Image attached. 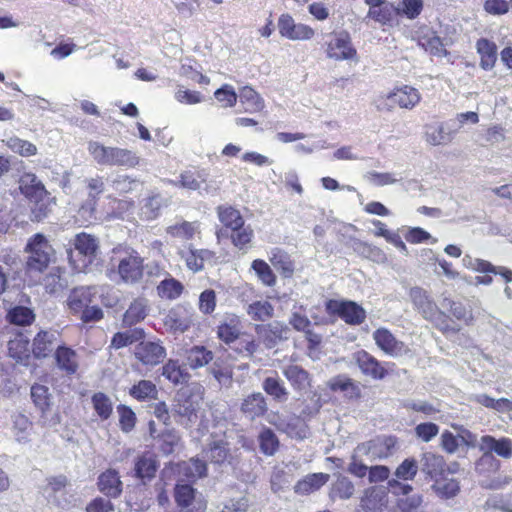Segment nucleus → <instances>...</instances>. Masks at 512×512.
<instances>
[{"label":"nucleus","mask_w":512,"mask_h":512,"mask_svg":"<svg viewBox=\"0 0 512 512\" xmlns=\"http://www.w3.org/2000/svg\"><path fill=\"white\" fill-rule=\"evenodd\" d=\"M260 451L266 456H273L279 449V440L276 434L264 427L258 435Z\"/></svg>","instance_id":"49"},{"label":"nucleus","mask_w":512,"mask_h":512,"mask_svg":"<svg viewBox=\"0 0 512 512\" xmlns=\"http://www.w3.org/2000/svg\"><path fill=\"white\" fill-rule=\"evenodd\" d=\"M99 490L109 497H117L122 492V482L119 473L114 469H108L98 477Z\"/></svg>","instance_id":"28"},{"label":"nucleus","mask_w":512,"mask_h":512,"mask_svg":"<svg viewBox=\"0 0 512 512\" xmlns=\"http://www.w3.org/2000/svg\"><path fill=\"white\" fill-rule=\"evenodd\" d=\"M209 371L222 387L229 388L231 386L233 369L230 365L217 360L213 363Z\"/></svg>","instance_id":"57"},{"label":"nucleus","mask_w":512,"mask_h":512,"mask_svg":"<svg viewBox=\"0 0 512 512\" xmlns=\"http://www.w3.org/2000/svg\"><path fill=\"white\" fill-rule=\"evenodd\" d=\"M98 293L96 286H80L74 288L68 295L66 304L73 314H79L88 305L94 302V298Z\"/></svg>","instance_id":"14"},{"label":"nucleus","mask_w":512,"mask_h":512,"mask_svg":"<svg viewBox=\"0 0 512 512\" xmlns=\"http://www.w3.org/2000/svg\"><path fill=\"white\" fill-rule=\"evenodd\" d=\"M212 360V351L206 349L204 346H194L190 348L186 354V364L191 369L204 367Z\"/></svg>","instance_id":"41"},{"label":"nucleus","mask_w":512,"mask_h":512,"mask_svg":"<svg viewBox=\"0 0 512 512\" xmlns=\"http://www.w3.org/2000/svg\"><path fill=\"white\" fill-rule=\"evenodd\" d=\"M445 467V460L441 455L432 452L423 453L420 460V471L427 476L430 480L439 478Z\"/></svg>","instance_id":"24"},{"label":"nucleus","mask_w":512,"mask_h":512,"mask_svg":"<svg viewBox=\"0 0 512 512\" xmlns=\"http://www.w3.org/2000/svg\"><path fill=\"white\" fill-rule=\"evenodd\" d=\"M242 332V322L235 314L227 315L217 328L219 339L227 345H230Z\"/></svg>","instance_id":"27"},{"label":"nucleus","mask_w":512,"mask_h":512,"mask_svg":"<svg viewBox=\"0 0 512 512\" xmlns=\"http://www.w3.org/2000/svg\"><path fill=\"white\" fill-rule=\"evenodd\" d=\"M136 358L145 365H157L166 357V350L156 341H142L135 350Z\"/></svg>","instance_id":"16"},{"label":"nucleus","mask_w":512,"mask_h":512,"mask_svg":"<svg viewBox=\"0 0 512 512\" xmlns=\"http://www.w3.org/2000/svg\"><path fill=\"white\" fill-rule=\"evenodd\" d=\"M277 26L280 35L289 40H309L314 36V30L310 26L296 23L289 14H282Z\"/></svg>","instance_id":"11"},{"label":"nucleus","mask_w":512,"mask_h":512,"mask_svg":"<svg viewBox=\"0 0 512 512\" xmlns=\"http://www.w3.org/2000/svg\"><path fill=\"white\" fill-rule=\"evenodd\" d=\"M480 55V67L486 71L492 70L497 61V46L488 39L481 38L476 43Z\"/></svg>","instance_id":"32"},{"label":"nucleus","mask_w":512,"mask_h":512,"mask_svg":"<svg viewBox=\"0 0 512 512\" xmlns=\"http://www.w3.org/2000/svg\"><path fill=\"white\" fill-rule=\"evenodd\" d=\"M257 334L263 338L267 347L275 345L276 340L286 339L289 329L280 322H273L268 325H257Z\"/></svg>","instance_id":"29"},{"label":"nucleus","mask_w":512,"mask_h":512,"mask_svg":"<svg viewBox=\"0 0 512 512\" xmlns=\"http://www.w3.org/2000/svg\"><path fill=\"white\" fill-rule=\"evenodd\" d=\"M180 258L184 260L186 267L196 273L204 268L206 262H212L215 253L208 249H196L192 245L183 247L178 252Z\"/></svg>","instance_id":"12"},{"label":"nucleus","mask_w":512,"mask_h":512,"mask_svg":"<svg viewBox=\"0 0 512 512\" xmlns=\"http://www.w3.org/2000/svg\"><path fill=\"white\" fill-rule=\"evenodd\" d=\"M229 449L223 439L212 440L208 447L203 449V457L212 463H223L228 456Z\"/></svg>","instance_id":"42"},{"label":"nucleus","mask_w":512,"mask_h":512,"mask_svg":"<svg viewBox=\"0 0 512 512\" xmlns=\"http://www.w3.org/2000/svg\"><path fill=\"white\" fill-rule=\"evenodd\" d=\"M372 338L377 347L390 357L398 358L410 353L408 345L397 339L387 328L376 329L372 333Z\"/></svg>","instance_id":"8"},{"label":"nucleus","mask_w":512,"mask_h":512,"mask_svg":"<svg viewBox=\"0 0 512 512\" xmlns=\"http://www.w3.org/2000/svg\"><path fill=\"white\" fill-rule=\"evenodd\" d=\"M158 468L156 456L152 453H144L139 456L135 462V476L140 479H151L154 477Z\"/></svg>","instance_id":"34"},{"label":"nucleus","mask_w":512,"mask_h":512,"mask_svg":"<svg viewBox=\"0 0 512 512\" xmlns=\"http://www.w3.org/2000/svg\"><path fill=\"white\" fill-rule=\"evenodd\" d=\"M168 183L190 191H197L200 196H216L220 190V182L210 178L206 170L183 171L179 180H168Z\"/></svg>","instance_id":"2"},{"label":"nucleus","mask_w":512,"mask_h":512,"mask_svg":"<svg viewBox=\"0 0 512 512\" xmlns=\"http://www.w3.org/2000/svg\"><path fill=\"white\" fill-rule=\"evenodd\" d=\"M91 403L95 414L101 421H106L113 413V402L108 395L103 392L95 393L91 398Z\"/></svg>","instance_id":"47"},{"label":"nucleus","mask_w":512,"mask_h":512,"mask_svg":"<svg viewBox=\"0 0 512 512\" xmlns=\"http://www.w3.org/2000/svg\"><path fill=\"white\" fill-rule=\"evenodd\" d=\"M480 449L482 451H494L498 456L510 458L512 456V441L509 438L495 439L486 435L481 438Z\"/></svg>","instance_id":"31"},{"label":"nucleus","mask_w":512,"mask_h":512,"mask_svg":"<svg viewBox=\"0 0 512 512\" xmlns=\"http://www.w3.org/2000/svg\"><path fill=\"white\" fill-rule=\"evenodd\" d=\"M143 258L136 251L123 256L118 263L117 273L126 284L138 283L143 277Z\"/></svg>","instance_id":"10"},{"label":"nucleus","mask_w":512,"mask_h":512,"mask_svg":"<svg viewBox=\"0 0 512 512\" xmlns=\"http://www.w3.org/2000/svg\"><path fill=\"white\" fill-rule=\"evenodd\" d=\"M194 314L190 309L177 306L171 309L165 317V326L174 333H184L192 325Z\"/></svg>","instance_id":"15"},{"label":"nucleus","mask_w":512,"mask_h":512,"mask_svg":"<svg viewBox=\"0 0 512 512\" xmlns=\"http://www.w3.org/2000/svg\"><path fill=\"white\" fill-rule=\"evenodd\" d=\"M329 388L334 392H342L348 398H357L360 396L359 386L349 377L338 375L331 378L328 382Z\"/></svg>","instance_id":"36"},{"label":"nucleus","mask_w":512,"mask_h":512,"mask_svg":"<svg viewBox=\"0 0 512 512\" xmlns=\"http://www.w3.org/2000/svg\"><path fill=\"white\" fill-rule=\"evenodd\" d=\"M58 366L68 374H73L78 369L76 352L68 347L58 346L56 350Z\"/></svg>","instance_id":"43"},{"label":"nucleus","mask_w":512,"mask_h":512,"mask_svg":"<svg viewBox=\"0 0 512 512\" xmlns=\"http://www.w3.org/2000/svg\"><path fill=\"white\" fill-rule=\"evenodd\" d=\"M352 360L366 376L381 380L387 375V370L381 362L365 350H359L353 353Z\"/></svg>","instance_id":"13"},{"label":"nucleus","mask_w":512,"mask_h":512,"mask_svg":"<svg viewBox=\"0 0 512 512\" xmlns=\"http://www.w3.org/2000/svg\"><path fill=\"white\" fill-rule=\"evenodd\" d=\"M88 151L93 160L97 164L103 166L134 168L140 162V157L133 150L120 147L105 146L97 141L89 142Z\"/></svg>","instance_id":"1"},{"label":"nucleus","mask_w":512,"mask_h":512,"mask_svg":"<svg viewBox=\"0 0 512 512\" xmlns=\"http://www.w3.org/2000/svg\"><path fill=\"white\" fill-rule=\"evenodd\" d=\"M174 498L178 507L189 508L196 500V490L188 484H177L174 489Z\"/></svg>","instance_id":"54"},{"label":"nucleus","mask_w":512,"mask_h":512,"mask_svg":"<svg viewBox=\"0 0 512 512\" xmlns=\"http://www.w3.org/2000/svg\"><path fill=\"white\" fill-rule=\"evenodd\" d=\"M144 336V332L142 329H133L125 332L116 333L112 340L111 346L115 349H120L126 347L138 340L142 339Z\"/></svg>","instance_id":"58"},{"label":"nucleus","mask_w":512,"mask_h":512,"mask_svg":"<svg viewBox=\"0 0 512 512\" xmlns=\"http://www.w3.org/2000/svg\"><path fill=\"white\" fill-rule=\"evenodd\" d=\"M283 374L295 390L305 391L310 387L308 372L298 365L286 366L283 369Z\"/></svg>","instance_id":"33"},{"label":"nucleus","mask_w":512,"mask_h":512,"mask_svg":"<svg viewBox=\"0 0 512 512\" xmlns=\"http://www.w3.org/2000/svg\"><path fill=\"white\" fill-rule=\"evenodd\" d=\"M262 388L275 401L284 402L288 398V390L277 375L265 378L262 383Z\"/></svg>","instance_id":"44"},{"label":"nucleus","mask_w":512,"mask_h":512,"mask_svg":"<svg viewBox=\"0 0 512 512\" xmlns=\"http://www.w3.org/2000/svg\"><path fill=\"white\" fill-rule=\"evenodd\" d=\"M251 268L255 271L258 279L265 286H273L276 283V277L272 269L264 260H254L251 264Z\"/></svg>","instance_id":"61"},{"label":"nucleus","mask_w":512,"mask_h":512,"mask_svg":"<svg viewBox=\"0 0 512 512\" xmlns=\"http://www.w3.org/2000/svg\"><path fill=\"white\" fill-rule=\"evenodd\" d=\"M59 333L56 330L39 331L32 344V351L35 357L45 358L49 356L58 344Z\"/></svg>","instance_id":"20"},{"label":"nucleus","mask_w":512,"mask_h":512,"mask_svg":"<svg viewBox=\"0 0 512 512\" xmlns=\"http://www.w3.org/2000/svg\"><path fill=\"white\" fill-rule=\"evenodd\" d=\"M165 205L166 201L160 194L152 195L144 200L140 216L145 220H154L160 215V211Z\"/></svg>","instance_id":"46"},{"label":"nucleus","mask_w":512,"mask_h":512,"mask_svg":"<svg viewBox=\"0 0 512 512\" xmlns=\"http://www.w3.org/2000/svg\"><path fill=\"white\" fill-rule=\"evenodd\" d=\"M29 253L27 266L31 270L42 271L48 267L54 256V249L43 234H35L27 243Z\"/></svg>","instance_id":"4"},{"label":"nucleus","mask_w":512,"mask_h":512,"mask_svg":"<svg viewBox=\"0 0 512 512\" xmlns=\"http://www.w3.org/2000/svg\"><path fill=\"white\" fill-rule=\"evenodd\" d=\"M241 412L250 420L264 416L267 412V402L261 392H254L245 397L241 403Z\"/></svg>","instance_id":"22"},{"label":"nucleus","mask_w":512,"mask_h":512,"mask_svg":"<svg viewBox=\"0 0 512 512\" xmlns=\"http://www.w3.org/2000/svg\"><path fill=\"white\" fill-rule=\"evenodd\" d=\"M179 472L189 479H197L206 475V463L199 458H191L179 464Z\"/></svg>","instance_id":"50"},{"label":"nucleus","mask_w":512,"mask_h":512,"mask_svg":"<svg viewBox=\"0 0 512 512\" xmlns=\"http://www.w3.org/2000/svg\"><path fill=\"white\" fill-rule=\"evenodd\" d=\"M148 312V301L144 298L135 299L123 316V324L132 326L142 321Z\"/></svg>","instance_id":"37"},{"label":"nucleus","mask_w":512,"mask_h":512,"mask_svg":"<svg viewBox=\"0 0 512 512\" xmlns=\"http://www.w3.org/2000/svg\"><path fill=\"white\" fill-rule=\"evenodd\" d=\"M269 261L284 277L292 276L294 263L284 250L277 247L272 248L269 252Z\"/></svg>","instance_id":"35"},{"label":"nucleus","mask_w":512,"mask_h":512,"mask_svg":"<svg viewBox=\"0 0 512 512\" xmlns=\"http://www.w3.org/2000/svg\"><path fill=\"white\" fill-rule=\"evenodd\" d=\"M325 306L328 314L339 316L349 325H360L366 319L364 308L353 301L329 300Z\"/></svg>","instance_id":"7"},{"label":"nucleus","mask_w":512,"mask_h":512,"mask_svg":"<svg viewBox=\"0 0 512 512\" xmlns=\"http://www.w3.org/2000/svg\"><path fill=\"white\" fill-rule=\"evenodd\" d=\"M421 100L419 91L411 86L404 85L394 89L387 95H381L375 100L379 111H391L396 105L404 109L414 108Z\"/></svg>","instance_id":"3"},{"label":"nucleus","mask_w":512,"mask_h":512,"mask_svg":"<svg viewBox=\"0 0 512 512\" xmlns=\"http://www.w3.org/2000/svg\"><path fill=\"white\" fill-rule=\"evenodd\" d=\"M266 421L291 438L304 439L306 437V427L297 416H285L271 411L266 415Z\"/></svg>","instance_id":"9"},{"label":"nucleus","mask_w":512,"mask_h":512,"mask_svg":"<svg viewBox=\"0 0 512 512\" xmlns=\"http://www.w3.org/2000/svg\"><path fill=\"white\" fill-rule=\"evenodd\" d=\"M21 193L36 204L47 197V191L42 182L33 173H24L19 179Z\"/></svg>","instance_id":"17"},{"label":"nucleus","mask_w":512,"mask_h":512,"mask_svg":"<svg viewBox=\"0 0 512 512\" xmlns=\"http://www.w3.org/2000/svg\"><path fill=\"white\" fill-rule=\"evenodd\" d=\"M457 128L453 123H438L427 125L425 130V140L433 146L447 145L452 142Z\"/></svg>","instance_id":"18"},{"label":"nucleus","mask_w":512,"mask_h":512,"mask_svg":"<svg viewBox=\"0 0 512 512\" xmlns=\"http://www.w3.org/2000/svg\"><path fill=\"white\" fill-rule=\"evenodd\" d=\"M129 393L133 398L139 401H146L156 399L158 391L152 381L141 380L130 388Z\"/></svg>","instance_id":"52"},{"label":"nucleus","mask_w":512,"mask_h":512,"mask_svg":"<svg viewBox=\"0 0 512 512\" xmlns=\"http://www.w3.org/2000/svg\"><path fill=\"white\" fill-rule=\"evenodd\" d=\"M7 318L12 324L26 326L34 321L35 314L33 310L28 307L15 306L9 310Z\"/></svg>","instance_id":"55"},{"label":"nucleus","mask_w":512,"mask_h":512,"mask_svg":"<svg viewBox=\"0 0 512 512\" xmlns=\"http://www.w3.org/2000/svg\"><path fill=\"white\" fill-rule=\"evenodd\" d=\"M73 245L75 250H77L80 255L84 256L89 263L96 258L99 252V239L85 232L78 233L75 236Z\"/></svg>","instance_id":"23"},{"label":"nucleus","mask_w":512,"mask_h":512,"mask_svg":"<svg viewBox=\"0 0 512 512\" xmlns=\"http://www.w3.org/2000/svg\"><path fill=\"white\" fill-rule=\"evenodd\" d=\"M199 402L192 397H179L173 406V411L180 417V424L186 428H190L197 420V411Z\"/></svg>","instance_id":"21"},{"label":"nucleus","mask_w":512,"mask_h":512,"mask_svg":"<svg viewBox=\"0 0 512 512\" xmlns=\"http://www.w3.org/2000/svg\"><path fill=\"white\" fill-rule=\"evenodd\" d=\"M386 504L387 495L385 490L378 487H371L365 490L355 512H382Z\"/></svg>","instance_id":"19"},{"label":"nucleus","mask_w":512,"mask_h":512,"mask_svg":"<svg viewBox=\"0 0 512 512\" xmlns=\"http://www.w3.org/2000/svg\"><path fill=\"white\" fill-rule=\"evenodd\" d=\"M4 142L9 149L21 156L29 157L37 153V147L34 144L18 137H10Z\"/></svg>","instance_id":"59"},{"label":"nucleus","mask_w":512,"mask_h":512,"mask_svg":"<svg viewBox=\"0 0 512 512\" xmlns=\"http://www.w3.org/2000/svg\"><path fill=\"white\" fill-rule=\"evenodd\" d=\"M325 52L327 58L334 61L353 60L357 55L351 37L345 31L334 32L328 36Z\"/></svg>","instance_id":"6"},{"label":"nucleus","mask_w":512,"mask_h":512,"mask_svg":"<svg viewBox=\"0 0 512 512\" xmlns=\"http://www.w3.org/2000/svg\"><path fill=\"white\" fill-rule=\"evenodd\" d=\"M329 477L330 476L326 473L308 474L295 484L294 491L299 495H308L319 490L323 485H325L328 482Z\"/></svg>","instance_id":"30"},{"label":"nucleus","mask_w":512,"mask_h":512,"mask_svg":"<svg viewBox=\"0 0 512 512\" xmlns=\"http://www.w3.org/2000/svg\"><path fill=\"white\" fill-rule=\"evenodd\" d=\"M419 470V464L414 458H406L396 468L394 476L402 481L413 480Z\"/></svg>","instance_id":"62"},{"label":"nucleus","mask_w":512,"mask_h":512,"mask_svg":"<svg viewBox=\"0 0 512 512\" xmlns=\"http://www.w3.org/2000/svg\"><path fill=\"white\" fill-rule=\"evenodd\" d=\"M253 238V229L250 225H245V223L236 229H233L231 233L232 244L239 250H243L245 252L250 248Z\"/></svg>","instance_id":"48"},{"label":"nucleus","mask_w":512,"mask_h":512,"mask_svg":"<svg viewBox=\"0 0 512 512\" xmlns=\"http://www.w3.org/2000/svg\"><path fill=\"white\" fill-rule=\"evenodd\" d=\"M229 346L240 356L246 358L252 357L258 348L254 337L247 332H242Z\"/></svg>","instance_id":"39"},{"label":"nucleus","mask_w":512,"mask_h":512,"mask_svg":"<svg viewBox=\"0 0 512 512\" xmlns=\"http://www.w3.org/2000/svg\"><path fill=\"white\" fill-rule=\"evenodd\" d=\"M32 430L33 423L25 414L17 412L11 415V432L18 443H28Z\"/></svg>","instance_id":"26"},{"label":"nucleus","mask_w":512,"mask_h":512,"mask_svg":"<svg viewBox=\"0 0 512 512\" xmlns=\"http://www.w3.org/2000/svg\"><path fill=\"white\" fill-rule=\"evenodd\" d=\"M217 215L219 221L227 228L236 229L244 224V219L239 210L231 205H220L217 207Z\"/></svg>","instance_id":"38"},{"label":"nucleus","mask_w":512,"mask_h":512,"mask_svg":"<svg viewBox=\"0 0 512 512\" xmlns=\"http://www.w3.org/2000/svg\"><path fill=\"white\" fill-rule=\"evenodd\" d=\"M162 369V375L174 384H183L189 380L188 372L178 361L169 360Z\"/></svg>","instance_id":"51"},{"label":"nucleus","mask_w":512,"mask_h":512,"mask_svg":"<svg viewBox=\"0 0 512 512\" xmlns=\"http://www.w3.org/2000/svg\"><path fill=\"white\" fill-rule=\"evenodd\" d=\"M182 291L183 285L174 278H166L157 286L158 295L164 299H176L181 295Z\"/></svg>","instance_id":"56"},{"label":"nucleus","mask_w":512,"mask_h":512,"mask_svg":"<svg viewBox=\"0 0 512 512\" xmlns=\"http://www.w3.org/2000/svg\"><path fill=\"white\" fill-rule=\"evenodd\" d=\"M174 98L181 104L194 105L203 101V95L199 91L189 90L183 85H177Z\"/></svg>","instance_id":"64"},{"label":"nucleus","mask_w":512,"mask_h":512,"mask_svg":"<svg viewBox=\"0 0 512 512\" xmlns=\"http://www.w3.org/2000/svg\"><path fill=\"white\" fill-rule=\"evenodd\" d=\"M246 312L252 320L265 322L273 317L274 307L266 300H259L249 304Z\"/></svg>","instance_id":"45"},{"label":"nucleus","mask_w":512,"mask_h":512,"mask_svg":"<svg viewBox=\"0 0 512 512\" xmlns=\"http://www.w3.org/2000/svg\"><path fill=\"white\" fill-rule=\"evenodd\" d=\"M367 17L381 25L390 24L394 18V7L389 3H385L375 8L373 7L368 10Z\"/></svg>","instance_id":"60"},{"label":"nucleus","mask_w":512,"mask_h":512,"mask_svg":"<svg viewBox=\"0 0 512 512\" xmlns=\"http://www.w3.org/2000/svg\"><path fill=\"white\" fill-rule=\"evenodd\" d=\"M166 233L173 238L189 241L201 234L200 223L198 221L180 220L169 225L166 228Z\"/></svg>","instance_id":"25"},{"label":"nucleus","mask_w":512,"mask_h":512,"mask_svg":"<svg viewBox=\"0 0 512 512\" xmlns=\"http://www.w3.org/2000/svg\"><path fill=\"white\" fill-rule=\"evenodd\" d=\"M432 487L439 497L445 499L456 496L460 490V486L457 480L444 477L437 478Z\"/></svg>","instance_id":"53"},{"label":"nucleus","mask_w":512,"mask_h":512,"mask_svg":"<svg viewBox=\"0 0 512 512\" xmlns=\"http://www.w3.org/2000/svg\"><path fill=\"white\" fill-rule=\"evenodd\" d=\"M410 299L414 307L428 321L444 330V313L438 308L437 304L430 297L428 292L420 287H413L409 292Z\"/></svg>","instance_id":"5"},{"label":"nucleus","mask_w":512,"mask_h":512,"mask_svg":"<svg viewBox=\"0 0 512 512\" xmlns=\"http://www.w3.org/2000/svg\"><path fill=\"white\" fill-rule=\"evenodd\" d=\"M240 102L244 107V111L248 113H256L261 111L265 104L262 97L251 87H243L240 90Z\"/></svg>","instance_id":"40"},{"label":"nucleus","mask_w":512,"mask_h":512,"mask_svg":"<svg viewBox=\"0 0 512 512\" xmlns=\"http://www.w3.org/2000/svg\"><path fill=\"white\" fill-rule=\"evenodd\" d=\"M355 488L347 477H339L331 489V497L340 499H349L354 494Z\"/></svg>","instance_id":"63"}]
</instances>
